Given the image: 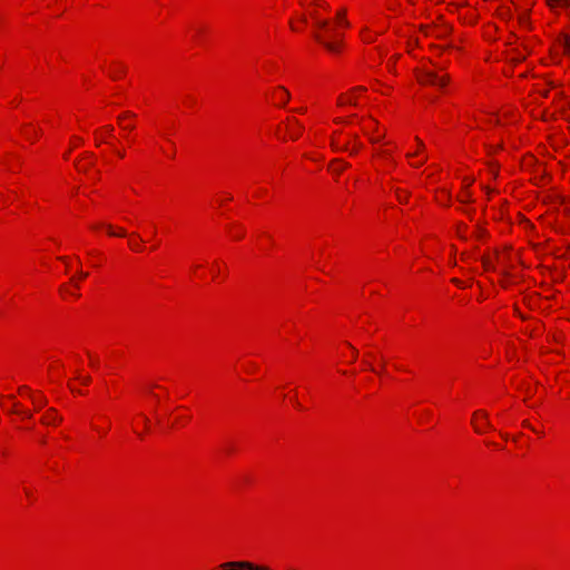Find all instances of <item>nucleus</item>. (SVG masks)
Instances as JSON below:
<instances>
[{"instance_id":"8","label":"nucleus","mask_w":570,"mask_h":570,"mask_svg":"<svg viewBox=\"0 0 570 570\" xmlns=\"http://www.w3.org/2000/svg\"><path fill=\"white\" fill-rule=\"evenodd\" d=\"M295 122H296V127L288 128L291 137L293 139H296L301 135V132H302V127L298 125L297 121H295Z\"/></svg>"},{"instance_id":"21","label":"nucleus","mask_w":570,"mask_h":570,"mask_svg":"<svg viewBox=\"0 0 570 570\" xmlns=\"http://www.w3.org/2000/svg\"><path fill=\"white\" fill-rule=\"evenodd\" d=\"M27 390H28V389H27L26 386H21V387H20V391H22V393H26V391H27Z\"/></svg>"},{"instance_id":"2","label":"nucleus","mask_w":570,"mask_h":570,"mask_svg":"<svg viewBox=\"0 0 570 570\" xmlns=\"http://www.w3.org/2000/svg\"><path fill=\"white\" fill-rule=\"evenodd\" d=\"M420 82L424 85H432L435 87H443L445 86L448 78L446 75H439L434 72L433 70H425L422 71V73L419 76Z\"/></svg>"},{"instance_id":"17","label":"nucleus","mask_w":570,"mask_h":570,"mask_svg":"<svg viewBox=\"0 0 570 570\" xmlns=\"http://www.w3.org/2000/svg\"><path fill=\"white\" fill-rule=\"evenodd\" d=\"M80 380H81V382H82L83 384H88V383L90 382V377H89V376L82 377V379H80Z\"/></svg>"},{"instance_id":"20","label":"nucleus","mask_w":570,"mask_h":570,"mask_svg":"<svg viewBox=\"0 0 570 570\" xmlns=\"http://www.w3.org/2000/svg\"><path fill=\"white\" fill-rule=\"evenodd\" d=\"M424 161H425V159H423V160H420V163H417V164H414V166H416V167H417V166L422 165V164H423Z\"/></svg>"},{"instance_id":"7","label":"nucleus","mask_w":570,"mask_h":570,"mask_svg":"<svg viewBox=\"0 0 570 570\" xmlns=\"http://www.w3.org/2000/svg\"><path fill=\"white\" fill-rule=\"evenodd\" d=\"M338 105L345 106V105H355V100L353 97H350L347 95H341L338 97Z\"/></svg>"},{"instance_id":"30","label":"nucleus","mask_w":570,"mask_h":570,"mask_svg":"<svg viewBox=\"0 0 570 570\" xmlns=\"http://www.w3.org/2000/svg\"><path fill=\"white\" fill-rule=\"evenodd\" d=\"M24 415H26L27 417H30V416H31V414H30L29 412L24 413Z\"/></svg>"},{"instance_id":"26","label":"nucleus","mask_w":570,"mask_h":570,"mask_svg":"<svg viewBox=\"0 0 570 570\" xmlns=\"http://www.w3.org/2000/svg\"><path fill=\"white\" fill-rule=\"evenodd\" d=\"M87 275H88L87 273H82V272L80 273V276H81L82 278L87 277Z\"/></svg>"},{"instance_id":"22","label":"nucleus","mask_w":570,"mask_h":570,"mask_svg":"<svg viewBox=\"0 0 570 570\" xmlns=\"http://www.w3.org/2000/svg\"><path fill=\"white\" fill-rule=\"evenodd\" d=\"M27 390H28V389H27L26 386H21V387H20V391H22V393H26V391H27Z\"/></svg>"},{"instance_id":"25","label":"nucleus","mask_w":570,"mask_h":570,"mask_svg":"<svg viewBox=\"0 0 570 570\" xmlns=\"http://www.w3.org/2000/svg\"><path fill=\"white\" fill-rule=\"evenodd\" d=\"M484 266L488 268L490 266V262L484 261Z\"/></svg>"},{"instance_id":"19","label":"nucleus","mask_w":570,"mask_h":570,"mask_svg":"<svg viewBox=\"0 0 570 570\" xmlns=\"http://www.w3.org/2000/svg\"><path fill=\"white\" fill-rule=\"evenodd\" d=\"M106 130H107V134H110V132H112L114 128L111 126H107Z\"/></svg>"},{"instance_id":"6","label":"nucleus","mask_w":570,"mask_h":570,"mask_svg":"<svg viewBox=\"0 0 570 570\" xmlns=\"http://www.w3.org/2000/svg\"><path fill=\"white\" fill-rule=\"evenodd\" d=\"M547 2L551 8H554V7L568 8L570 6V0H547Z\"/></svg>"},{"instance_id":"12","label":"nucleus","mask_w":570,"mask_h":570,"mask_svg":"<svg viewBox=\"0 0 570 570\" xmlns=\"http://www.w3.org/2000/svg\"><path fill=\"white\" fill-rule=\"evenodd\" d=\"M284 96V104L289 99V92L285 88H279Z\"/></svg>"},{"instance_id":"24","label":"nucleus","mask_w":570,"mask_h":570,"mask_svg":"<svg viewBox=\"0 0 570 570\" xmlns=\"http://www.w3.org/2000/svg\"><path fill=\"white\" fill-rule=\"evenodd\" d=\"M353 352H354V353H352V356L356 357V355H357V351H356L355 348H353Z\"/></svg>"},{"instance_id":"27","label":"nucleus","mask_w":570,"mask_h":570,"mask_svg":"<svg viewBox=\"0 0 570 570\" xmlns=\"http://www.w3.org/2000/svg\"><path fill=\"white\" fill-rule=\"evenodd\" d=\"M313 17H314V19H315V20H316V19H320V18L317 17V13H316V12H314V13H313Z\"/></svg>"},{"instance_id":"16","label":"nucleus","mask_w":570,"mask_h":570,"mask_svg":"<svg viewBox=\"0 0 570 570\" xmlns=\"http://www.w3.org/2000/svg\"><path fill=\"white\" fill-rule=\"evenodd\" d=\"M345 13H346V12H345V10H340V11L337 12V19H343V18H344V16H345Z\"/></svg>"},{"instance_id":"9","label":"nucleus","mask_w":570,"mask_h":570,"mask_svg":"<svg viewBox=\"0 0 570 570\" xmlns=\"http://www.w3.org/2000/svg\"><path fill=\"white\" fill-rule=\"evenodd\" d=\"M562 45H563L564 51L570 55V36L562 37Z\"/></svg>"},{"instance_id":"28","label":"nucleus","mask_w":570,"mask_h":570,"mask_svg":"<svg viewBox=\"0 0 570 570\" xmlns=\"http://www.w3.org/2000/svg\"><path fill=\"white\" fill-rule=\"evenodd\" d=\"M18 404L17 403H13V405H11V409H17Z\"/></svg>"},{"instance_id":"11","label":"nucleus","mask_w":570,"mask_h":570,"mask_svg":"<svg viewBox=\"0 0 570 570\" xmlns=\"http://www.w3.org/2000/svg\"><path fill=\"white\" fill-rule=\"evenodd\" d=\"M33 402L38 407H42L47 404V400L45 397L33 400Z\"/></svg>"},{"instance_id":"15","label":"nucleus","mask_w":570,"mask_h":570,"mask_svg":"<svg viewBox=\"0 0 570 570\" xmlns=\"http://www.w3.org/2000/svg\"><path fill=\"white\" fill-rule=\"evenodd\" d=\"M365 90H366V89H365L364 87L360 86V87H355V88H353V89H352V92H353V94H354V92H362V91H365Z\"/></svg>"},{"instance_id":"5","label":"nucleus","mask_w":570,"mask_h":570,"mask_svg":"<svg viewBox=\"0 0 570 570\" xmlns=\"http://www.w3.org/2000/svg\"><path fill=\"white\" fill-rule=\"evenodd\" d=\"M476 416H481V417L483 419L484 423H485V426L490 428V423H489V421H488V414H487V412H484V411H476V412H474V414H473V421H472V423H473V425H474V430H475V432H478V433H481V432H482L481 426L475 422V417H476Z\"/></svg>"},{"instance_id":"4","label":"nucleus","mask_w":570,"mask_h":570,"mask_svg":"<svg viewBox=\"0 0 570 570\" xmlns=\"http://www.w3.org/2000/svg\"><path fill=\"white\" fill-rule=\"evenodd\" d=\"M43 424H53L60 422L61 417L57 414L55 409H49L41 419Z\"/></svg>"},{"instance_id":"3","label":"nucleus","mask_w":570,"mask_h":570,"mask_svg":"<svg viewBox=\"0 0 570 570\" xmlns=\"http://www.w3.org/2000/svg\"><path fill=\"white\" fill-rule=\"evenodd\" d=\"M219 570H271L265 566H258L248 561H228L219 566Z\"/></svg>"},{"instance_id":"13","label":"nucleus","mask_w":570,"mask_h":570,"mask_svg":"<svg viewBox=\"0 0 570 570\" xmlns=\"http://www.w3.org/2000/svg\"><path fill=\"white\" fill-rule=\"evenodd\" d=\"M130 247L134 249V250H140V244L137 243V242H130Z\"/></svg>"},{"instance_id":"14","label":"nucleus","mask_w":570,"mask_h":570,"mask_svg":"<svg viewBox=\"0 0 570 570\" xmlns=\"http://www.w3.org/2000/svg\"><path fill=\"white\" fill-rule=\"evenodd\" d=\"M134 116H135L134 114H131V112L127 111V112H125V114L120 115L118 119H119V120H122L125 117H134Z\"/></svg>"},{"instance_id":"18","label":"nucleus","mask_w":570,"mask_h":570,"mask_svg":"<svg viewBox=\"0 0 570 570\" xmlns=\"http://www.w3.org/2000/svg\"><path fill=\"white\" fill-rule=\"evenodd\" d=\"M315 4L321 6V7H327L326 3H324L320 0L315 1Z\"/></svg>"},{"instance_id":"23","label":"nucleus","mask_w":570,"mask_h":570,"mask_svg":"<svg viewBox=\"0 0 570 570\" xmlns=\"http://www.w3.org/2000/svg\"><path fill=\"white\" fill-rule=\"evenodd\" d=\"M353 352H354V353H352V356L356 357V355H357V351H356L355 348H353Z\"/></svg>"},{"instance_id":"29","label":"nucleus","mask_w":570,"mask_h":570,"mask_svg":"<svg viewBox=\"0 0 570 570\" xmlns=\"http://www.w3.org/2000/svg\"><path fill=\"white\" fill-rule=\"evenodd\" d=\"M18 404L17 403H13V405H11V409H17Z\"/></svg>"},{"instance_id":"1","label":"nucleus","mask_w":570,"mask_h":570,"mask_svg":"<svg viewBox=\"0 0 570 570\" xmlns=\"http://www.w3.org/2000/svg\"><path fill=\"white\" fill-rule=\"evenodd\" d=\"M315 26L318 29H322L328 33V37H327L326 35L315 32L314 33L315 40L318 41L330 52H336L340 47L338 35L336 32H334V30L330 29L328 21L323 20V19H316Z\"/></svg>"},{"instance_id":"10","label":"nucleus","mask_w":570,"mask_h":570,"mask_svg":"<svg viewBox=\"0 0 570 570\" xmlns=\"http://www.w3.org/2000/svg\"><path fill=\"white\" fill-rule=\"evenodd\" d=\"M107 230H108L109 235H111V236H120V237L126 236V232L124 229H120L118 233H115L112 230V226L111 225H107Z\"/></svg>"}]
</instances>
